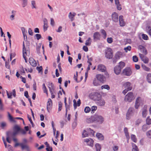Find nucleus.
<instances>
[{
	"instance_id": "26",
	"label": "nucleus",
	"mask_w": 151,
	"mask_h": 151,
	"mask_svg": "<svg viewBox=\"0 0 151 151\" xmlns=\"http://www.w3.org/2000/svg\"><path fill=\"white\" fill-rule=\"evenodd\" d=\"M132 151H139L137 146L135 144L132 143Z\"/></svg>"
},
{
	"instance_id": "16",
	"label": "nucleus",
	"mask_w": 151,
	"mask_h": 151,
	"mask_svg": "<svg viewBox=\"0 0 151 151\" xmlns=\"http://www.w3.org/2000/svg\"><path fill=\"white\" fill-rule=\"evenodd\" d=\"M138 49L140 50L141 52L146 55L147 54V51L146 48L142 45H139Z\"/></svg>"
},
{
	"instance_id": "41",
	"label": "nucleus",
	"mask_w": 151,
	"mask_h": 151,
	"mask_svg": "<svg viewBox=\"0 0 151 151\" xmlns=\"http://www.w3.org/2000/svg\"><path fill=\"white\" fill-rule=\"evenodd\" d=\"M98 80L97 79H96V78H95L93 81V84L94 86H97L99 84V82Z\"/></svg>"
},
{
	"instance_id": "36",
	"label": "nucleus",
	"mask_w": 151,
	"mask_h": 151,
	"mask_svg": "<svg viewBox=\"0 0 151 151\" xmlns=\"http://www.w3.org/2000/svg\"><path fill=\"white\" fill-rule=\"evenodd\" d=\"M142 67L143 69L145 71H150V69L147 67L145 65H142Z\"/></svg>"
},
{
	"instance_id": "8",
	"label": "nucleus",
	"mask_w": 151,
	"mask_h": 151,
	"mask_svg": "<svg viewBox=\"0 0 151 151\" xmlns=\"http://www.w3.org/2000/svg\"><path fill=\"white\" fill-rule=\"evenodd\" d=\"M123 87L128 90L131 91L132 88V84L129 82L125 83L123 84Z\"/></svg>"
},
{
	"instance_id": "10",
	"label": "nucleus",
	"mask_w": 151,
	"mask_h": 151,
	"mask_svg": "<svg viewBox=\"0 0 151 151\" xmlns=\"http://www.w3.org/2000/svg\"><path fill=\"white\" fill-rule=\"evenodd\" d=\"M101 35L99 32H96L94 33L93 35V39L94 41L97 40H99L101 38Z\"/></svg>"
},
{
	"instance_id": "46",
	"label": "nucleus",
	"mask_w": 151,
	"mask_h": 151,
	"mask_svg": "<svg viewBox=\"0 0 151 151\" xmlns=\"http://www.w3.org/2000/svg\"><path fill=\"white\" fill-rule=\"evenodd\" d=\"M31 4L32 5V8L36 9V3L35 1L33 0L31 1Z\"/></svg>"
},
{
	"instance_id": "21",
	"label": "nucleus",
	"mask_w": 151,
	"mask_h": 151,
	"mask_svg": "<svg viewBox=\"0 0 151 151\" xmlns=\"http://www.w3.org/2000/svg\"><path fill=\"white\" fill-rule=\"evenodd\" d=\"M52 106V100L50 99H48V101L47 103V109L48 110L49 109H50Z\"/></svg>"
},
{
	"instance_id": "52",
	"label": "nucleus",
	"mask_w": 151,
	"mask_h": 151,
	"mask_svg": "<svg viewBox=\"0 0 151 151\" xmlns=\"http://www.w3.org/2000/svg\"><path fill=\"white\" fill-rule=\"evenodd\" d=\"M132 58L134 62H136L138 61V58L136 56L134 55L132 57Z\"/></svg>"
},
{
	"instance_id": "53",
	"label": "nucleus",
	"mask_w": 151,
	"mask_h": 151,
	"mask_svg": "<svg viewBox=\"0 0 151 151\" xmlns=\"http://www.w3.org/2000/svg\"><path fill=\"white\" fill-rule=\"evenodd\" d=\"M87 131L88 132H90L91 135L93 136L94 135V132L93 130L91 129L90 128L87 129Z\"/></svg>"
},
{
	"instance_id": "48",
	"label": "nucleus",
	"mask_w": 151,
	"mask_h": 151,
	"mask_svg": "<svg viewBox=\"0 0 151 151\" xmlns=\"http://www.w3.org/2000/svg\"><path fill=\"white\" fill-rule=\"evenodd\" d=\"M20 145L21 146L22 150L24 148H26L27 149L28 148V147L27 145H24L22 143H20Z\"/></svg>"
},
{
	"instance_id": "15",
	"label": "nucleus",
	"mask_w": 151,
	"mask_h": 151,
	"mask_svg": "<svg viewBox=\"0 0 151 151\" xmlns=\"http://www.w3.org/2000/svg\"><path fill=\"white\" fill-rule=\"evenodd\" d=\"M48 85L50 92L55 91V87L52 83L49 82Z\"/></svg>"
},
{
	"instance_id": "23",
	"label": "nucleus",
	"mask_w": 151,
	"mask_h": 151,
	"mask_svg": "<svg viewBox=\"0 0 151 151\" xmlns=\"http://www.w3.org/2000/svg\"><path fill=\"white\" fill-rule=\"evenodd\" d=\"M97 103L100 106H104L105 104V101L104 100L101 99L97 101Z\"/></svg>"
},
{
	"instance_id": "37",
	"label": "nucleus",
	"mask_w": 151,
	"mask_h": 151,
	"mask_svg": "<svg viewBox=\"0 0 151 151\" xmlns=\"http://www.w3.org/2000/svg\"><path fill=\"white\" fill-rule=\"evenodd\" d=\"M14 131H16L18 132H19L21 129H20V127L17 125H15L14 127Z\"/></svg>"
},
{
	"instance_id": "45",
	"label": "nucleus",
	"mask_w": 151,
	"mask_h": 151,
	"mask_svg": "<svg viewBox=\"0 0 151 151\" xmlns=\"http://www.w3.org/2000/svg\"><path fill=\"white\" fill-rule=\"evenodd\" d=\"M131 47L130 46H128L127 47H124V50L125 51V52H127L128 51H130L131 50Z\"/></svg>"
},
{
	"instance_id": "6",
	"label": "nucleus",
	"mask_w": 151,
	"mask_h": 151,
	"mask_svg": "<svg viewBox=\"0 0 151 151\" xmlns=\"http://www.w3.org/2000/svg\"><path fill=\"white\" fill-rule=\"evenodd\" d=\"M95 121L102 124L104 121V117L101 116L95 115H94Z\"/></svg>"
},
{
	"instance_id": "43",
	"label": "nucleus",
	"mask_w": 151,
	"mask_h": 151,
	"mask_svg": "<svg viewBox=\"0 0 151 151\" xmlns=\"http://www.w3.org/2000/svg\"><path fill=\"white\" fill-rule=\"evenodd\" d=\"M62 104L61 101H59L58 102V111H60L62 109Z\"/></svg>"
},
{
	"instance_id": "51",
	"label": "nucleus",
	"mask_w": 151,
	"mask_h": 151,
	"mask_svg": "<svg viewBox=\"0 0 151 151\" xmlns=\"http://www.w3.org/2000/svg\"><path fill=\"white\" fill-rule=\"evenodd\" d=\"M141 100V98L140 97H138L136 99L135 103H137L138 104H140V102Z\"/></svg>"
},
{
	"instance_id": "24",
	"label": "nucleus",
	"mask_w": 151,
	"mask_h": 151,
	"mask_svg": "<svg viewBox=\"0 0 151 151\" xmlns=\"http://www.w3.org/2000/svg\"><path fill=\"white\" fill-rule=\"evenodd\" d=\"M88 123H91L95 121L94 116H93L90 118H87L86 120Z\"/></svg>"
},
{
	"instance_id": "42",
	"label": "nucleus",
	"mask_w": 151,
	"mask_h": 151,
	"mask_svg": "<svg viewBox=\"0 0 151 151\" xmlns=\"http://www.w3.org/2000/svg\"><path fill=\"white\" fill-rule=\"evenodd\" d=\"M82 136L83 137H85L88 136V134L85 130H84L83 132Z\"/></svg>"
},
{
	"instance_id": "1",
	"label": "nucleus",
	"mask_w": 151,
	"mask_h": 151,
	"mask_svg": "<svg viewBox=\"0 0 151 151\" xmlns=\"http://www.w3.org/2000/svg\"><path fill=\"white\" fill-rule=\"evenodd\" d=\"M30 55L29 50V48H26L24 42L23 43V56L25 60L26 63L27 62V58Z\"/></svg>"
},
{
	"instance_id": "39",
	"label": "nucleus",
	"mask_w": 151,
	"mask_h": 151,
	"mask_svg": "<svg viewBox=\"0 0 151 151\" xmlns=\"http://www.w3.org/2000/svg\"><path fill=\"white\" fill-rule=\"evenodd\" d=\"M41 44H40L38 45L37 46L36 50L37 51V52L38 54H40V50L41 48Z\"/></svg>"
},
{
	"instance_id": "2",
	"label": "nucleus",
	"mask_w": 151,
	"mask_h": 151,
	"mask_svg": "<svg viewBox=\"0 0 151 151\" xmlns=\"http://www.w3.org/2000/svg\"><path fill=\"white\" fill-rule=\"evenodd\" d=\"M89 97L92 100L97 101L101 98L100 94L98 93H93L89 95Z\"/></svg>"
},
{
	"instance_id": "12",
	"label": "nucleus",
	"mask_w": 151,
	"mask_h": 151,
	"mask_svg": "<svg viewBox=\"0 0 151 151\" xmlns=\"http://www.w3.org/2000/svg\"><path fill=\"white\" fill-rule=\"evenodd\" d=\"M96 78L101 82H103L105 80V77L101 74H97L96 76Z\"/></svg>"
},
{
	"instance_id": "49",
	"label": "nucleus",
	"mask_w": 151,
	"mask_h": 151,
	"mask_svg": "<svg viewBox=\"0 0 151 151\" xmlns=\"http://www.w3.org/2000/svg\"><path fill=\"white\" fill-rule=\"evenodd\" d=\"M148 128V126L146 124L143 125L142 127V129L144 131H146Z\"/></svg>"
},
{
	"instance_id": "56",
	"label": "nucleus",
	"mask_w": 151,
	"mask_h": 151,
	"mask_svg": "<svg viewBox=\"0 0 151 151\" xmlns=\"http://www.w3.org/2000/svg\"><path fill=\"white\" fill-rule=\"evenodd\" d=\"M36 69L37 70L39 71V73H40L41 72H42V66H41L40 67H37L36 68Z\"/></svg>"
},
{
	"instance_id": "31",
	"label": "nucleus",
	"mask_w": 151,
	"mask_h": 151,
	"mask_svg": "<svg viewBox=\"0 0 151 151\" xmlns=\"http://www.w3.org/2000/svg\"><path fill=\"white\" fill-rule=\"evenodd\" d=\"M91 40L90 37H89L88 38L86 42L85 45L86 46H90V45L91 43Z\"/></svg>"
},
{
	"instance_id": "64",
	"label": "nucleus",
	"mask_w": 151,
	"mask_h": 151,
	"mask_svg": "<svg viewBox=\"0 0 151 151\" xmlns=\"http://www.w3.org/2000/svg\"><path fill=\"white\" fill-rule=\"evenodd\" d=\"M83 49L85 52H87L88 50V48L86 46H84L83 47Z\"/></svg>"
},
{
	"instance_id": "61",
	"label": "nucleus",
	"mask_w": 151,
	"mask_h": 151,
	"mask_svg": "<svg viewBox=\"0 0 151 151\" xmlns=\"http://www.w3.org/2000/svg\"><path fill=\"white\" fill-rule=\"evenodd\" d=\"M50 24L51 25L53 26L55 25V22L53 20V19L52 18H51L50 19Z\"/></svg>"
},
{
	"instance_id": "20",
	"label": "nucleus",
	"mask_w": 151,
	"mask_h": 151,
	"mask_svg": "<svg viewBox=\"0 0 151 151\" xmlns=\"http://www.w3.org/2000/svg\"><path fill=\"white\" fill-rule=\"evenodd\" d=\"M114 70L116 74L118 75L120 73L121 71V69L118 66H116L114 68Z\"/></svg>"
},
{
	"instance_id": "50",
	"label": "nucleus",
	"mask_w": 151,
	"mask_h": 151,
	"mask_svg": "<svg viewBox=\"0 0 151 151\" xmlns=\"http://www.w3.org/2000/svg\"><path fill=\"white\" fill-rule=\"evenodd\" d=\"M90 110L91 109L88 106L86 107L84 109V111L86 113L89 112Z\"/></svg>"
},
{
	"instance_id": "30",
	"label": "nucleus",
	"mask_w": 151,
	"mask_h": 151,
	"mask_svg": "<svg viewBox=\"0 0 151 151\" xmlns=\"http://www.w3.org/2000/svg\"><path fill=\"white\" fill-rule=\"evenodd\" d=\"M42 89L43 90L44 92L47 95H48L47 89V88L45 83H43L42 84Z\"/></svg>"
},
{
	"instance_id": "62",
	"label": "nucleus",
	"mask_w": 151,
	"mask_h": 151,
	"mask_svg": "<svg viewBox=\"0 0 151 151\" xmlns=\"http://www.w3.org/2000/svg\"><path fill=\"white\" fill-rule=\"evenodd\" d=\"M19 132L14 131L12 134V137H14L16 135L18 134Z\"/></svg>"
},
{
	"instance_id": "3",
	"label": "nucleus",
	"mask_w": 151,
	"mask_h": 151,
	"mask_svg": "<svg viewBox=\"0 0 151 151\" xmlns=\"http://www.w3.org/2000/svg\"><path fill=\"white\" fill-rule=\"evenodd\" d=\"M105 57L108 59H111L113 56L112 50L109 47L107 48L105 50Z\"/></svg>"
},
{
	"instance_id": "58",
	"label": "nucleus",
	"mask_w": 151,
	"mask_h": 151,
	"mask_svg": "<svg viewBox=\"0 0 151 151\" xmlns=\"http://www.w3.org/2000/svg\"><path fill=\"white\" fill-rule=\"evenodd\" d=\"M107 41L109 43H111L113 42V39L111 37L108 38L107 39Z\"/></svg>"
},
{
	"instance_id": "7",
	"label": "nucleus",
	"mask_w": 151,
	"mask_h": 151,
	"mask_svg": "<svg viewBox=\"0 0 151 151\" xmlns=\"http://www.w3.org/2000/svg\"><path fill=\"white\" fill-rule=\"evenodd\" d=\"M134 109L133 108H129L126 114V117L127 119H129L131 116L132 115Z\"/></svg>"
},
{
	"instance_id": "54",
	"label": "nucleus",
	"mask_w": 151,
	"mask_h": 151,
	"mask_svg": "<svg viewBox=\"0 0 151 151\" xmlns=\"http://www.w3.org/2000/svg\"><path fill=\"white\" fill-rule=\"evenodd\" d=\"M146 134L148 137L151 138V130L148 131L146 133Z\"/></svg>"
},
{
	"instance_id": "33",
	"label": "nucleus",
	"mask_w": 151,
	"mask_h": 151,
	"mask_svg": "<svg viewBox=\"0 0 151 151\" xmlns=\"http://www.w3.org/2000/svg\"><path fill=\"white\" fill-rule=\"evenodd\" d=\"M146 123L148 125H150L151 124V119L150 118L149 116L147 117L146 120Z\"/></svg>"
},
{
	"instance_id": "34",
	"label": "nucleus",
	"mask_w": 151,
	"mask_h": 151,
	"mask_svg": "<svg viewBox=\"0 0 151 151\" xmlns=\"http://www.w3.org/2000/svg\"><path fill=\"white\" fill-rule=\"evenodd\" d=\"M131 139L132 141L134 142H136L137 141V139L136 136L134 134H132L131 135Z\"/></svg>"
},
{
	"instance_id": "27",
	"label": "nucleus",
	"mask_w": 151,
	"mask_h": 151,
	"mask_svg": "<svg viewBox=\"0 0 151 151\" xmlns=\"http://www.w3.org/2000/svg\"><path fill=\"white\" fill-rule=\"evenodd\" d=\"M96 136L100 140H102L103 139V136L101 134L97 133L96 134Z\"/></svg>"
},
{
	"instance_id": "29",
	"label": "nucleus",
	"mask_w": 151,
	"mask_h": 151,
	"mask_svg": "<svg viewBox=\"0 0 151 151\" xmlns=\"http://www.w3.org/2000/svg\"><path fill=\"white\" fill-rule=\"evenodd\" d=\"M125 63L124 62L121 61L119 63V65L118 66L121 69L125 66Z\"/></svg>"
},
{
	"instance_id": "22",
	"label": "nucleus",
	"mask_w": 151,
	"mask_h": 151,
	"mask_svg": "<svg viewBox=\"0 0 151 151\" xmlns=\"http://www.w3.org/2000/svg\"><path fill=\"white\" fill-rule=\"evenodd\" d=\"M76 15V13H73L72 14L71 12H70L69 15L68 17L70 19V20L71 21H73L74 20V17Z\"/></svg>"
},
{
	"instance_id": "19",
	"label": "nucleus",
	"mask_w": 151,
	"mask_h": 151,
	"mask_svg": "<svg viewBox=\"0 0 151 151\" xmlns=\"http://www.w3.org/2000/svg\"><path fill=\"white\" fill-rule=\"evenodd\" d=\"M123 16L122 15L120 16L119 17V22L120 25L122 27L125 24V22L123 19Z\"/></svg>"
},
{
	"instance_id": "38",
	"label": "nucleus",
	"mask_w": 151,
	"mask_h": 151,
	"mask_svg": "<svg viewBox=\"0 0 151 151\" xmlns=\"http://www.w3.org/2000/svg\"><path fill=\"white\" fill-rule=\"evenodd\" d=\"M22 1L23 3L22 4V5L23 7L26 6L27 5V0H22Z\"/></svg>"
},
{
	"instance_id": "5",
	"label": "nucleus",
	"mask_w": 151,
	"mask_h": 151,
	"mask_svg": "<svg viewBox=\"0 0 151 151\" xmlns=\"http://www.w3.org/2000/svg\"><path fill=\"white\" fill-rule=\"evenodd\" d=\"M133 95L132 92L128 93L125 96L124 100L126 101L131 102L133 99Z\"/></svg>"
},
{
	"instance_id": "11",
	"label": "nucleus",
	"mask_w": 151,
	"mask_h": 151,
	"mask_svg": "<svg viewBox=\"0 0 151 151\" xmlns=\"http://www.w3.org/2000/svg\"><path fill=\"white\" fill-rule=\"evenodd\" d=\"M139 55L142 61L145 63H147L149 62V59L142 54L139 53Z\"/></svg>"
},
{
	"instance_id": "32",
	"label": "nucleus",
	"mask_w": 151,
	"mask_h": 151,
	"mask_svg": "<svg viewBox=\"0 0 151 151\" xmlns=\"http://www.w3.org/2000/svg\"><path fill=\"white\" fill-rule=\"evenodd\" d=\"M101 33L103 35V37L105 39L106 37V34L105 30L103 29H102L101 30Z\"/></svg>"
},
{
	"instance_id": "18",
	"label": "nucleus",
	"mask_w": 151,
	"mask_h": 151,
	"mask_svg": "<svg viewBox=\"0 0 151 151\" xmlns=\"http://www.w3.org/2000/svg\"><path fill=\"white\" fill-rule=\"evenodd\" d=\"M44 25L43 26V29L45 31L47 30L48 27L47 24V19L45 18L43 19Z\"/></svg>"
},
{
	"instance_id": "44",
	"label": "nucleus",
	"mask_w": 151,
	"mask_h": 151,
	"mask_svg": "<svg viewBox=\"0 0 151 151\" xmlns=\"http://www.w3.org/2000/svg\"><path fill=\"white\" fill-rule=\"evenodd\" d=\"M95 147L97 151H100L101 147L100 145L99 144H96L95 145Z\"/></svg>"
},
{
	"instance_id": "47",
	"label": "nucleus",
	"mask_w": 151,
	"mask_h": 151,
	"mask_svg": "<svg viewBox=\"0 0 151 151\" xmlns=\"http://www.w3.org/2000/svg\"><path fill=\"white\" fill-rule=\"evenodd\" d=\"M6 93L8 98L12 99V93L11 92H8L7 91H6Z\"/></svg>"
},
{
	"instance_id": "4",
	"label": "nucleus",
	"mask_w": 151,
	"mask_h": 151,
	"mask_svg": "<svg viewBox=\"0 0 151 151\" xmlns=\"http://www.w3.org/2000/svg\"><path fill=\"white\" fill-rule=\"evenodd\" d=\"M97 70L101 72H105V74L106 76H109V74L106 71V68L104 65L102 64H99L98 66V68Z\"/></svg>"
},
{
	"instance_id": "14",
	"label": "nucleus",
	"mask_w": 151,
	"mask_h": 151,
	"mask_svg": "<svg viewBox=\"0 0 151 151\" xmlns=\"http://www.w3.org/2000/svg\"><path fill=\"white\" fill-rule=\"evenodd\" d=\"M147 106L145 105L142 109V117L145 118L147 115Z\"/></svg>"
},
{
	"instance_id": "9",
	"label": "nucleus",
	"mask_w": 151,
	"mask_h": 151,
	"mask_svg": "<svg viewBox=\"0 0 151 151\" xmlns=\"http://www.w3.org/2000/svg\"><path fill=\"white\" fill-rule=\"evenodd\" d=\"M124 74L127 76H130L132 73L131 70L129 67H127L123 70Z\"/></svg>"
},
{
	"instance_id": "59",
	"label": "nucleus",
	"mask_w": 151,
	"mask_h": 151,
	"mask_svg": "<svg viewBox=\"0 0 151 151\" xmlns=\"http://www.w3.org/2000/svg\"><path fill=\"white\" fill-rule=\"evenodd\" d=\"M65 108H66V114L65 115H67V114L68 109H70V106L68 105H67V104L65 105Z\"/></svg>"
},
{
	"instance_id": "55",
	"label": "nucleus",
	"mask_w": 151,
	"mask_h": 151,
	"mask_svg": "<svg viewBox=\"0 0 151 151\" xmlns=\"http://www.w3.org/2000/svg\"><path fill=\"white\" fill-rule=\"evenodd\" d=\"M89 142H89V143H88V145L91 146L92 147L93 145V141L92 139H90V141Z\"/></svg>"
},
{
	"instance_id": "25",
	"label": "nucleus",
	"mask_w": 151,
	"mask_h": 151,
	"mask_svg": "<svg viewBox=\"0 0 151 151\" xmlns=\"http://www.w3.org/2000/svg\"><path fill=\"white\" fill-rule=\"evenodd\" d=\"M122 53L120 52H117L116 54L115 57L117 59H118L122 56Z\"/></svg>"
},
{
	"instance_id": "60",
	"label": "nucleus",
	"mask_w": 151,
	"mask_h": 151,
	"mask_svg": "<svg viewBox=\"0 0 151 151\" xmlns=\"http://www.w3.org/2000/svg\"><path fill=\"white\" fill-rule=\"evenodd\" d=\"M35 36L36 37V38L37 40H39L41 38V35L39 34H36L35 35Z\"/></svg>"
},
{
	"instance_id": "40",
	"label": "nucleus",
	"mask_w": 151,
	"mask_h": 151,
	"mask_svg": "<svg viewBox=\"0 0 151 151\" xmlns=\"http://www.w3.org/2000/svg\"><path fill=\"white\" fill-rule=\"evenodd\" d=\"M91 113H93L94 111H95L97 109V107L96 106H93L91 107Z\"/></svg>"
},
{
	"instance_id": "35",
	"label": "nucleus",
	"mask_w": 151,
	"mask_h": 151,
	"mask_svg": "<svg viewBox=\"0 0 151 151\" xmlns=\"http://www.w3.org/2000/svg\"><path fill=\"white\" fill-rule=\"evenodd\" d=\"M101 88L102 89H106L108 90L110 89V87L107 85H104L101 86Z\"/></svg>"
},
{
	"instance_id": "57",
	"label": "nucleus",
	"mask_w": 151,
	"mask_h": 151,
	"mask_svg": "<svg viewBox=\"0 0 151 151\" xmlns=\"http://www.w3.org/2000/svg\"><path fill=\"white\" fill-rule=\"evenodd\" d=\"M142 38L145 40H147L148 39V36L145 34H143L142 35Z\"/></svg>"
},
{
	"instance_id": "28",
	"label": "nucleus",
	"mask_w": 151,
	"mask_h": 151,
	"mask_svg": "<svg viewBox=\"0 0 151 151\" xmlns=\"http://www.w3.org/2000/svg\"><path fill=\"white\" fill-rule=\"evenodd\" d=\"M146 78L148 82L151 83V73H148L147 75Z\"/></svg>"
},
{
	"instance_id": "63",
	"label": "nucleus",
	"mask_w": 151,
	"mask_h": 151,
	"mask_svg": "<svg viewBox=\"0 0 151 151\" xmlns=\"http://www.w3.org/2000/svg\"><path fill=\"white\" fill-rule=\"evenodd\" d=\"M73 58H72L70 56H69L68 57V60L69 62L70 65H72V61Z\"/></svg>"
},
{
	"instance_id": "17",
	"label": "nucleus",
	"mask_w": 151,
	"mask_h": 151,
	"mask_svg": "<svg viewBox=\"0 0 151 151\" xmlns=\"http://www.w3.org/2000/svg\"><path fill=\"white\" fill-rule=\"evenodd\" d=\"M29 62L30 65L32 66L35 67L37 65V63L33 58H29Z\"/></svg>"
},
{
	"instance_id": "13",
	"label": "nucleus",
	"mask_w": 151,
	"mask_h": 151,
	"mask_svg": "<svg viewBox=\"0 0 151 151\" xmlns=\"http://www.w3.org/2000/svg\"><path fill=\"white\" fill-rule=\"evenodd\" d=\"M118 15L117 13L116 12L113 13L111 15L112 20L115 22H118L119 19L118 18Z\"/></svg>"
}]
</instances>
